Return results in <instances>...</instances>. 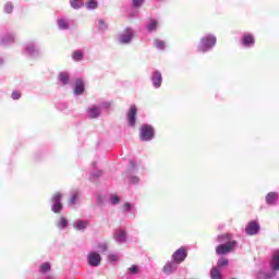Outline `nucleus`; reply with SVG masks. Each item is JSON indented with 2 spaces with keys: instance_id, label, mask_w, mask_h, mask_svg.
Wrapping results in <instances>:
<instances>
[{
  "instance_id": "obj_40",
  "label": "nucleus",
  "mask_w": 279,
  "mask_h": 279,
  "mask_svg": "<svg viewBox=\"0 0 279 279\" xmlns=\"http://www.w3.org/2000/svg\"><path fill=\"white\" fill-rule=\"evenodd\" d=\"M111 202H112V204H119V196H112L111 197Z\"/></svg>"
},
{
  "instance_id": "obj_39",
  "label": "nucleus",
  "mask_w": 279,
  "mask_h": 279,
  "mask_svg": "<svg viewBox=\"0 0 279 279\" xmlns=\"http://www.w3.org/2000/svg\"><path fill=\"white\" fill-rule=\"evenodd\" d=\"M129 271H130V274H138V266L132 265V266L129 268Z\"/></svg>"
},
{
  "instance_id": "obj_38",
  "label": "nucleus",
  "mask_w": 279,
  "mask_h": 279,
  "mask_svg": "<svg viewBox=\"0 0 279 279\" xmlns=\"http://www.w3.org/2000/svg\"><path fill=\"white\" fill-rule=\"evenodd\" d=\"M108 260L110 263H117V260H119V257L114 254H111V255L108 256Z\"/></svg>"
},
{
  "instance_id": "obj_11",
  "label": "nucleus",
  "mask_w": 279,
  "mask_h": 279,
  "mask_svg": "<svg viewBox=\"0 0 279 279\" xmlns=\"http://www.w3.org/2000/svg\"><path fill=\"white\" fill-rule=\"evenodd\" d=\"M153 84L155 88H160V86L162 85V74L160 72H154Z\"/></svg>"
},
{
  "instance_id": "obj_36",
  "label": "nucleus",
  "mask_w": 279,
  "mask_h": 279,
  "mask_svg": "<svg viewBox=\"0 0 279 279\" xmlns=\"http://www.w3.org/2000/svg\"><path fill=\"white\" fill-rule=\"evenodd\" d=\"M275 277H276V274H264V275L259 276L258 279H271Z\"/></svg>"
},
{
  "instance_id": "obj_45",
  "label": "nucleus",
  "mask_w": 279,
  "mask_h": 279,
  "mask_svg": "<svg viewBox=\"0 0 279 279\" xmlns=\"http://www.w3.org/2000/svg\"><path fill=\"white\" fill-rule=\"evenodd\" d=\"M131 166L134 168H136V162H134V160H131Z\"/></svg>"
},
{
  "instance_id": "obj_25",
  "label": "nucleus",
  "mask_w": 279,
  "mask_h": 279,
  "mask_svg": "<svg viewBox=\"0 0 279 279\" xmlns=\"http://www.w3.org/2000/svg\"><path fill=\"white\" fill-rule=\"evenodd\" d=\"M62 208H63L62 203H53V206L51 209H52V213L58 214L62 211Z\"/></svg>"
},
{
  "instance_id": "obj_24",
  "label": "nucleus",
  "mask_w": 279,
  "mask_h": 279,
  "mask_svg": "<svg viewBox=\"0 0 279 279\" xmlns=\"http://www.w3.org/2000/svg\"><path fill=\"white\" fill-rule=\"evenodd\" d=\"M154 47H156L157 49H165L166 44H165L163 40L155 39L154 40Z\"/></svg>"
},
{
  "instance_id": "obj_33",
  "label": "nucleus",
  "mask_w": 279,
  "mask_h": 279,
  "mask_svg": "<svg viewBox=\"0 0 279 279\" xmlns=\"http://www.w3.org/2000/svg\"><path fill=\"white\" fill-rule=\"evenodd\" d=\"M58 226H59V228H66V226H69V220H66V218H64V217H61Z\"/></svg>"
},
{
  "instance_id": "obj_16",
  "label": "nucleus",
  "mask_w": 279,
  "mask_h": 279,
  "mask_svg": "<svg viewBox=\"0 0 279 279\" xmlns=\"http://www.w3.org/2000/svg\"><path fill=\"white\" fill-rule=\"evenodd\" d=\"M210 278L211 279H223V276L221 275V270L216 267L211 268Z\"/></svg>"
},
{
  "instance_id": "obj_27",
  "label": "nucleus",
  "mask_w": 279,
  "mask_h": 279,
  "mask_svg": "<svg viewBox=\"0 0 279 279\" xmlns=\"http://www.w3.org/2000/svg\"><path fill=\"white\" fill-rule=\"evenodd\" d=\"M50 270H51V264H49V263H44L40 266L41 274H47V271H50Z\"/></svg>"
},
{
  "instance_id": "obj_20",
  "label": "nucleus",
  "mask_w": 279,
  "mask_h": 279,
  "mask_svg": "<svg viewBox=\"0 0 279 279\" xmlns=\"http://www.w3.org/2000/svg\"><path fill=\"white\" fill-rule=\"evenodd\" d=\"M70 5H71V8H74V10H80V8H84V1H82V0H71Z\"/></svg>"
},
{
  "instance_id": "obj_2",
  "label": "nucleus",
  "mask_w": 279,
  "mask_h": 279,
  "mask_svg": "<svg viewBox=\"0 0 279 279\" xmlns=\"http://www.w3.org/2000/svg\"><path fill=\"white\" fill-rule=\"evenodd\" d=\"M236 247V241L232 240L216 246V254L218 256H226L230 254Z\"/></svg>"
},
{
  "instance_id": "obj_3",
  "label": "nucleus",
  "mask_w": 279,
  "mask_h": 279,
  "mask_svg": "<svg viewBox=\"0 0 279 279\" xmlns=\"http://www.w3.org/2000/svg\"><path fill=\"white\" fill-rule=\"evenodd\" d=\"M186 256L189 254L186 253V248L184 246H181L172 254V259L177 265H180L186 260Z\"/></svg>"
},
{
  "instance_id": "obj_10",
  "label": "nucleus",
  "mask_w": 279,
  "mask_h": 279,
  "mask_svg": "<svg viewBox=\"0 0 279 279\" xmlns=\"http://www.w3.org/2000/svg\"><path fill=\"white\" fill-rule=\"evenodd\" d=\"M255 40H254V36L252 34H245L242 37V45H244V47H252L254 45Z\"/></svg>"
},
{
  "instance_id": "obj_23",
  "label": "nucleus",
  "mask_w": 279,
  "mask_h": 279,
  "mask_svg": "<svg viewBox=\"0 0 279 279\" xmlns=\"http://www.w3.org/2000/svg\"><path fill=\"white\" fill-rule=\"evenodd\" d=\"M97 1L95 0H88L87 3H86V8L87 10H97Z\"/></svg>"
},
{
  "instance_id": "obj_41",
  "label": "nucleus",
  "mask_w": 279,
  "mask_h": 279,
  "mask_svg": "<svg viewBox=\"0 0 279 279\" xmlns=\"http://www.w3.org/2000/svg\"><path fill=\"white\" fill-rule=\"evenodd\" d=\"M124 210L130 211V208H132V205L130 203H125L123 205Z\"/></svg>"
},
{
  "instance_id": "obj_12",
  "label": "nucleus",
  "mask_w": 279,
  "mask_h": 279,
  "mask_svg": "<svg viewBox=\"0 0 279 279\" xmlns=\"http://www.w3.org/2000/svg\"><path fill=\"white\" fill-rule=\"evenodd\" d=\"M82 93H84V81L82 78H76L74 95H82Z\"/></svg>"
},
{
  "instance_id": "obj_37",
  "label": "nucleus",
  "mask_w": 279,
  "mask_h": 279,
  "mask_svg": "<svg viewBox=\"0 0 279 279\" xmlns=\"http://www.w3.org/2000/svg\"><path fill=\"white\" fill-rule=\"evenodd\" d=\"M144 2L145 0H133V5L134 8H141V5H143Z\"/></svg>"
},
{
  "instance_id": "obj_7",
  "label": "nucleus",
  "mask_w": 279,
  "mask_h": 279,
  "mask_svg": "<svg viewBox=\"0 0 279 279\" xmlns=\"http://www.w3.org/2000/svg\"><path fill=\"white\" fill-rule=\"evenodd\" d=\"M138 112V109L136 108V105H132L128 112V120L132 128L136 125V113Z\"/></svg>"
},
{
  "instance_id": "obj_15",
  "label": "nucleus",
  "mask_w": 279,
  "mask_h": 279,
  "mask_svg": "<svg viewBox=\"0 0 279 279\" xmlns=\"http://www.w3.org/2000/svg\"><path fill=\"white\" fill-rule=\"evenodd\" d=\"M231 239H232V234H230V233H222V234L217 236V242L223 244L227 241L228 242L232 241Z\"/></svg>"
},
{
  "instance_id": "obj_6",
  "label": "nucleus",
  "mask_w": 279,
  "mask_h": 279,
  "mask_svg": "<svg viewBox=\"0 0 279 279\" xmlns=\"http://www.w3.org/2000/svg\"><path fill=\"white\" fill-rule=\"evenodd\" d=\"M134 38V33H132V29L126 28L123 31V33L120 36V43L122 45H128L132 43V39Z\"/></svg>"
},
{
  "instance_id": "obj_28",
  "label": "nucleus",
  "mask_w": 279,
  "mask_h": 279,
  "mask_svg": "<svg viewBox=\"0 0 279 279\" xmlns=\"http://www.w3.org/2000/svg\"><path fill=\"white\" fill-rule=\"evenodd\" d=\"M158 27V21L151 20L150 25H148V32H156Z\"/></svg>"
},
{
  "instance_id": "obj_35",
  "label": "nucleus",
  "mask_w": 279,
  "mask_h": 279,
  "mask_svg": "<svg viewBox=\"0 0 279 279\" xmlns=\"http://www.w3.org/2000/svg\"><path fill=\"white\" fill-rule=\"evenodd\" d=\"M99 29L101 32H106V29H108V24H106V22L104 20H99Z\"/></svg>"
},
{
  "instance_id": "obj_22",
  "label": "nucleus",
  "mask_w": 279,
  "mask_h": 279,
  "mask_svg": "<svg viewBox=\"0 0 279 279\" xmlns=\"http://www.w3.org/2000/svg\"><path fill=\"white\" fill-rule=\"evenodd\" d=\"M126 239V233L124 230H120L117 234H116V241H119L120 243H123V241H125Z\"/></svg>"
},
{
  "instance_id": "obj_29",
  "label": "nucleus",
  "mask_w": 279,
  "mask_h": 279,
  "mask_svg": "<svg viewBox=\"0 0 279 279\" xmlns=\"http://www.w3.org/2000/svg\"><path fill=\"white\" fill-rule=\"evenodd\" d=\"M58 25L60 29H69V23L65 20H58Z\"/></svg>"
},
{
  "instance_id": "obj_9",
  "label": "nucleus",
  "mask_w": 279,
  "mask_h": 279,
  "mask_svg": "<svg viewBox=\"0 0 279 279\" xmlns=\"http://www.w3.org/2000/svg\"><path fill=\"white\" fill-rule=\"evenodd\" d=\"M270 267L272 271H279V250L272 255Z\"/></svg>"
},
{
  "instance_id": "obj_32",
  "label": "nucleus",
  "mask_w": 279,
  "mask_h": 279,
  "mask_svg": "<svg viewBox=\"0 0 279 279\" xmlns=\"http://www.w3.org/2000/svg\"><path fill=\"white\" fill-rule=\"evenodd\" d=\"M60 199H62V193L60 192L54 193V195L52 196L53 204L60 203Z\"/></svg>"
},
{
  "instance_id": "obj_43",
  "label": "nucleus",
  "mask_w": 279,
  "mask_h": 279,
  "mask_svg": "<svg viewBox=\"0 0 279 279\" xmlns=\"http://www.w3.org/2000/svg\"><path fill=\"white\" fill-rule=\"evenodd\" d=\"M132 182H133V184H136V183L138 182V178L133 177V178H132Z\"/></svg>"
},
{
  "instance_id": "obj_34",
  "label": "nucleus",
  "mask_w": 279,
  "mask_h": 279,
  "mask_svg": "<svg viewBox=\"0 0 279 279\" xmlns=\"http://www.w3.org/2000/svg\"><path fill=\"white\" fill-rule=\"evenodd\" d=\"M76 230H86V222L77 221L75 225Z\"/></svg>"
},
{
  "instance_id": "obj_19",
  "label": "nucleus",
  "mask_w": 279,
  "mask_h": 279,
  "mask_svg": "<svg viewBox=\"0 0 279 279\" xmlns=\"http://www.w3.org/2000/svg\"><path fill=\"white\" fill-rule=\"evenodd\" d=\"M228 265H230V260H228L227 258H220L218 259L217 267L215 268L221 271L222 267H228Z\"/></svg>"
},
{
  "instance_id": "obj_42",
  "label": "nucleus",
  "mask_w": 279,
  "mask_h": 279,
  "mask_svg": "<svg viewBox=\"0 0 279 279\" xmlns=\"http://www.w3.org/2000/svg\"><path fill=\"white\" fill-rule=\"evenodd\" d=\"M100 248L102 250V252H107L108 251V245L101 244Z\"/></svg>"
},
{
  "instance_id": "obj_44",
  "label": "nucleus",
  "mask_w": 279,
  "mask_h": 279,
  "mask_svg": "<svg viewBox=\"0 0 279 279\" xmlns=\"http://www.w3.org/2000/svg\"><path fill=\"white\" fill-rule=\"evenodd\" d=\"M102 107H104V108H110V102H104V104H102Z\"/></svg>"
},
{
  "instance_id": "obj_26",
  "label": "nucleus",
  "mask_w": 279,
  "mask_h": 279,
  "mask_svg": "<svg viewBox=\"0 0 279 279\" xmlns=\"http://www.w3.org/2000/svg\"><path fill=\"white\" fill-rule=\"evenodd\" d=\"M77 199H80V192H74L69 201V204L74 205L76 204Z\"/></svg>"
},
{
  "instance_id": "obj_8",
  "label": "nucleus",
  "mask_w": 279,
  "mask_h": 279,
  "mask_svg": "<svg viewBox=\"0 0 279 279\" xmlns=\"http://www.w3.org/2000/svg\"><path fill=\"white\" fill-rule=\"evenodd\" d=\"M88 265L92 267H99V265H101V255L98 253H90L88 255Z\"/></svg>"
},
{
  "instance_id": "obj_18",
  "label": "nucleus",
  "mask_w": 279,
  "mask_h": 279,
  "mask_svg": "<svg viewBox=\"0 0 279 279\" xmlns=\"http://www.w3.org/2000/svg\"><path fill=\"white\" fill-rule=\"evenodd\" d=\"M72 59L74 60V62H82V60H84V52L75 50L72 53Z\"/></svg>"
},
{
  "instance_id": "obj_14",
  "label": "nucleus",
  "mask_w": 279,
  "mask_h": 279,
  "mask_svg": "<svg viewBox=\"0 0 279 279\" xmlns=\"http://www.w3.org/2000/svg\"><path fill=\"white\" fill-rule=\"evenodd\" d=\"M175 269H178V266L171 262H168L165 266H163V274H173V271H175Z\"/></svg>"
},
{
  "instance_id": "obj_31",
  "label": "nucleus",
  "mask_w": 279,
  "mask_h": 279,
  "mask_svg": "<svg viewBox=\"0 0 279 279\" xmlns=\"http://www.w3.org/2000/svg\"><path fill=\"white\" fill-rule=\"evenodd\" d=\"M12 99L16 100V99H21V97H23V94L21 93V90H13L11 94Z\"/></svg>"
},
{
  "instance_id": "obj_21",
  "label": "nucleus",
  "mask_w": 279,
  "mask_h": 279,
  "mask_svg": "<svg viewBox=\"0 0 279 279\" xmlns=\"http://www.w3.org/2000/svg\"><path fill=\"white\" fill-rule=\"evenodd\" d=\"M70 80H71V76L69 75V73L61 72L59 74V81H61L63 84H65V85L69 84Z\"/></svg>"
},
{
  "instance_id": "obj_1",
  "label": "nucleus",
  "mask_w": 279,
  "mask_h": 279,
  "mask_svg": "<svg viewBox=\"0 0 279 279\" xmlns=\"http://www.w3.org/2000/svg\"><path fill=\"white\" fill-rule=\"evenodd\" d=\"M215 45H217V37L208 35L201 39V44L197 48V51L206 53V51H208V49H211V47H215Z\"/></svg>"
},
{
  "instance_id": "obj_30",
  "label": "nucleus",
  "mask_w": 279,
  "mask_h": 279,
  "mask_svg": "<svg viewBox=\"0 0 279 279\" xmlns=\"http://www.w3.org/2000/svg\"><path fill=\"white\" fill-rule=\"evenodd\" d=\"M14 10V4L8 2L5 5H4V12L7 14H12V11Z\"/></svg>"
},
{
  "instance_id": "obj_4",
  "label": "nucleus",
  "mask_w": 279,
  "mask_h": 279,
  "mask_svg": "<svg viewBox=\"0 0 279 279\" xmlns=\"http://www.w3.org/2000/svg\"><path fill=\"white\" fill-rule=\"evenodd\" d=\"M140 138L141 141H151L154 138V126L148 124L142 125Z\"/></svg>"
},
{
  "instance_id": "obj_13",
  "label": "nucleus",
  "mask_w": 279,
  "mask_h": 279,
  "mask_svg": "<svg viewBox=\"0 0 279 279\" xmlns=\"http://www.w3.org/2000/svg\"><path fill=\"white\" fill-rule=\"evenodd\" d=\"M90 119H97L101 114V108L97 106H92L88 109Z\"/></svg>"
},
{
  "instance_id": "obj_17",
  "label": "nucleus",
  "mask_w": 279,
  "mask_h": 279,
  "mask_svg": "<svg viewBox=\"0 0 279 279\" xmlns=\"http://www.w3.org/2000/svg\"><path fill=\"white\" fill-rule=\"evenodd\" d=\"M266 202L267 204H276V202H278V194L275 192L268 193L266 196Z\"/></svg>"
},
{
  "instance_id": "obj_5",
  "label": "nucleus",
  "mask_w": 279,
  "mask_h": 279,
  "mask_svg": "<svg viewBox=\"0 0 279 279\" xmlns=\"http://www.w3.org/2000/svg\"><path fill=\"white\" fill-rule=\"evenodd\" d=\"M245 232L248 234V236H254V234L260 232V225H258L256 221H251L247 223Z\"/></svg>"
}]
</instances>
